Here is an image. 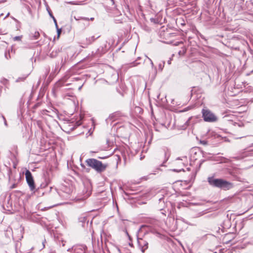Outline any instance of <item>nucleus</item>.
<instances>
[{"instance_id":"obj_6","label":"nucleus","mask_w":253,"mask_h":253,"mask_svg":"<svg viewBox=\"0 0 253 253\" xmlns=\"http://www.w3.org/2000/svg\"><path fill=\"white\" fill-rule=\"evenodd\" d=\"M71 193V191L70 189H67V191L65 193H64L63 192H61V193H59V195L63 197V198L64 199H68V198H70V194Z\"/></svg>"},{"instance_id":"obj_14","label":"nucleus","mask_w":253,"mask_h":253,"mask_svg":"<svg viewBox=\"0 0 253 253\" xmlns=\"http://www.w3.org/2000/svg\"><path fill=\"white\" fill-rule=\"evenodd\" d=\"M56 29H57V31L58 36L59 37L61 32V29H59L58 27L56 28Z\"/></svg>"},{"instance_id":"obj_3","label":"nucleus","mask_w":253,"mask_h":253,"mask_svg":"<svg viewBox=\"0 0 253 253\" xmlns=\"http://www.w3.org/2000/svg\"><path fill=\"white\" fill-rule=\"evenodd\" d=\"M202 113L203 119L206 122H215L217 120V117L209 109H203Z\"/></svg>"},{"instance_id":"obj_26","label":"nucleus","mask_w":253,"mask_h":253,"mask_svg":"<svg viewBox=\"0 0 253 253\" xmlns=\"http://www.w3.org/2000/svg\"><path fill=\"white\" fill-rule=\"evenodd\" d=\"M9 13H8L7 14V15H6V17H7V16L9 15Z\"/></svg>"},{"instance_id":"obj_16","label":"nucleus","mask_w":253,"mask_h":253,"mask_svg":"<svg viewBox=\"0 0 253 253\" xmlns=\"http://www.w3.org/2000/svg\"><path fill=\"white\" fill-rule=\"evenodd\" d=\"M201 143L204 145H206L207 144V142L205 140L201 141Z\"/></svg>"},{"instance_id":"obj_15","label":"nucleus","mask_w":253,"mask_h":253,"mask_svg":"<svg viewBox=\"0 0 253 253\" xmlns=\"http://www.w3.org/2000/svg\"><path fill=\"white\" fill-rule=\"evenodd\" d=\"M1 117L2 118V119H3L4 120V125L7 126V123H6V121L5 120V118H4V117L3 116V115H1Z\"/></svg>"},{"instance_id":"obj_11","label":"nucleus","mask_w":253,"mask_h":253,"mask_svg":"<svg viewBox=\"0 0 253 253\" xmlns=\"http://www.w3.org/2000/svg\"><path fill=\"white\" fill-rule=\"evenodd\" d=\"M165 64V62H163V64L162 65V64H159V69H160L161 70H162L163 68V67H164V64Z\"/></svg>"},{"instance_id":"obj_25","label":"nucleus","mask_w":253,"mask_h":253,"mask_svg":"<svg viewBox=\"0 0 253 253\" xmlns=\"http://www.w3.org/2000/svg\"><path fill=\"white\" fill-rule=\"evenodd\" d=\"M178 54H179V55H180V54H181V51H179Z\"/></svg>"},{"instance_id":"obj_23","label":"nucleus","mask_w":253,"mask_h":253,"mask_svg":"<svg viewBox=\"0 0 253 253\" xmlns=\"http://www.w3.org/2000/svg\"><path fill=\"white\" fill-rule=\"evenodd\" d=\"M183 51V53H185L186 51V49L184 48Z\"/></svg>"},{"instance_id":"obj_20","label":"nucleus","mask_w":253,"mask_h":253,"mask_svg":"<svg viewBox=\"0 0 253 253\" xmlns=\"http://www.w3.org/2000/svg\"><path fill=\"white\" fill-rule=\"evenodd\" d=\"M126 235L128 236L129 238L130 239V236H129L128 233L126 230Z\"/></svg>"},{"instance_id":"obj_2","label":"nucleus","mask_w":253,"mask_h":253,"mask_svg":"<svg viewBox=\"0 0 253 253\" xmlns=\"http://www.w3.org/2000/svg\"><path fill=\"white\" fill-rule=\"evenodd\" d=\"M208 182L212 186L222 188L225 190L229 189L232 187V184L223 179H216L213 177H209Z\"/></svg>"},{"instance_id":"obj_22","label":"nucleus","mask_w":253,"mask_h":253,"mask_svg":"<svg viewBox=\"0 0 253 253\" xmlns=\"http://www.w3.org/2000/svg\"><path fill=\"white\" fill-rule=\"evenodd\" d=\"M75 128V127H72L70 128V129H71V130H74Z\"/></svg>"},{"instance_id":"obj_24","label":"nucleus","mask_w":253,"mask_h":253,"mask_svg":"<svg viewBox=\"0 0 253 253\" xmlns=\"http://www.w3.org/2000/svg\"><path fill=\"white\" fill-rule=\"evenodd\" d=\"M113 3H114V0H111Z\"/></svg>"},{"instance_id":"obj_13","label":"nucleus","mask_w":253,"mask_h":253,"mask_svg":"<svg viewBox=\"0 0 253 253\" xmlns=\"http://www.w3.org/2000/svg\"><path fill=\"white\" fill-rule=\"evenodd\" d=\"M53 18V20L54 22V23H55V26H56V28H57L58 25H57V21H56V19L55 18V17H53V18Z\"/></svg>"},{"instance_id":"obj_10","label":"nucleus","mask_w":253,"mask_h":253,"mask_svg":"<svg viewBox=\"0 0 253 253\" xmlns=\"http://www.w3.org/2000/svg\"><path fill=\"white\" fill-rule=\"evenodd\" d=\"M95 39H96V38L94 37V36H91V37L88 38V41L90 42L94 41Z\"/></svg>"},{"instance_id":"obj_17","label":"nucleus","mask_w":253,"mask_h":253,"mask_svg":"<svg viewBox=\"0 0 253 253\" xmlns=\"http://www.w3.org/2000/svg\"><path fill=\"white\" fill-rule=\"evenodd\" d=\"M48 13H49V15H50V16L51 17L53 18V17H54V16H53V15H52V14L51 13V12H50L49 11H48Z\"/></svg>"},{"instance_id":"obj_5","label":"nucleus","mask_w":253,"mask_h":253,"mask_svg":"<svg viewBox=\"0 0 253 253\" xmlns=\"http://www.w3.org/2000/svg\"><path fill=\"white\" fill-rule=\"evenodd\" d=\"M137 243L139 249L142 253H144L148 248V242L143 238H138Z\"/></svg>"},{"instance_id":"obj_21","label":"nucleus","mask_w":253,"mask_h":253,"mask_svg":"<svg viewBox=\"0 0 253 253\" xmlns=\"http://www.w3.org/2000/svg\"><path fill=\"white\" fill-rule=\"evenodd\" d=\"M171 59H170L169 61H168V64H170L171 63Z\"/></svg>"},{"instance_id":"obj_1","label":"nucleus","mask_w":253,"mask_h":253,"mask_svg":"<svg viewBox=\"0 0 253 253\" xmlns=\"http://www.w3.org/2000/svg\"><path fill=\"white\" fill-rule=\"evenodd\" d=\"M85 162L89 167L94 169L98 173L105 171L108 167L107 164H103L101 161L95 159H88Z\"/></svg>"},{"instance_id":"obj_19","label":"nucleus","mask_w":253,"mask_h":253,"mask_svg":"<svg viewBox=\"0 0 253 253\" xmlns=\"http://www.w3.org/2000/svg\"><path fill=\"white\" fill-rule=\"evenodd\" d=\"M148 59H149V60L150 61V62H151V64L152 67H153V66H154V64H153V63L152 61L150 58H148Z\"/></svg>"},{"instance_id":"obj_12","label":"nucleus","mask_w":253,"mask_h":253,"mask_svg":"<svg viewBox=\"0 0 253 253\" xmlns=\"http://www.w3.org/2000/svg\"><path fill=\"white\" fill-rule=\"evenodd\" d=\"M79 220L81 222H84V221H85V220H86V218L85 217H81L79 218Z\"/></svg>"},{"instance_id":"obj_9","label":"nucleus","mask_w":253,"mask_h":253,"mask_svg":"<svg viewBox=\"0 0 253 253\" xmlns=\"http://www.w3.org/2000/svg\"><path fill=\"white\" fill-rule=\"evenodd\" d=\"M40 36V34L38 32H35L34 35V37L35 40H37L39 38Z\"/></svg>"},{"instance_id":"obj_8","label":"nucleus","mask_w":253,"mask_h":253,"mask_svg":"<svg viewBox=\"0 0 253 253\" xmlns=\"http://www.w3.org/2000/svg\"><path fill=\"white\" fill-rule=\"evenodd\" d=\"M22 36H16L13 38L14 41H20L21 40Z\"/></svg>"},{"instance_id":"obj_7","label":"nucleus","mask_w":253,"mask_h":253,"mask_svg":"<svg viewBox=\"0 0 253 253\" xmlns=\"http://www.w3.org/2000/svg\"><path fill=\"white\" fill-rule=\"evenodd\" d=\"M76 19L77 20L81 19V20H86V21H89V20L93 21V20H94V18L93 17L88 18L84 17H81L79 19L76 18Z\"/></svg>"},{"instance_id":"obj_4","label":"nucleus","mask_w":253,"mask_h":253,"mask_svg":"<svg viewBox=\"0 0 253 253\" xmlns=\"http://www.w3.org/2000/svg\"><path fill=\"white\" fill-rule=\"evenodd\" d=\"M25 176L26 181L30 187L31 190H34L35 189V183L31 172L27 170L25 172Z\"/></svg>"},{"instance_id":"obj_18","label":"nucleus","mask_w":253,"mask_h":253,"mask_svg":"<svg viewBox=\"0 0 253 253\" xmlns=\"http://www.w3.org/2000/svg\"><path fill=\"white\" fill-rule=\"evenodd\" d=\"M182 42H176V43L174 44L175 45H178L180 43H182Z\"/></svg>"}]
</instances>
